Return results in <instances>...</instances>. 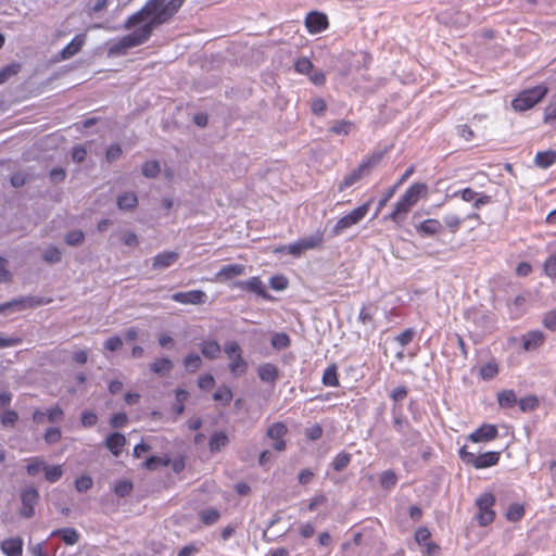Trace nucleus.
Here are the masks:
<instances>
[{"label": "nucleus", "instance_id": "f257e3e1", "mask_svg": "<svg viewBox=\"0 0 556 556\" xmlns=\"http://www.w3.org/2000/svg\"><path fill=\"white\" fill-rule=\"evenodd\" d=\"M184 2L185 0H148L141 10L130 15L124 24L127 30L142 24L141 27L111 42L108 55H126L129 49L147 42L155 28L170 22Z\"/></svg>", "mask_w": 556, "mask_h": 556}, {"label": "nucleus", "instance_id": "f03ea898", "mask_svg": "<svg viewBox=\"0 0 556 556\" xmlns=\"http://www.w3.org/2000/svg\"><path fill=\"white\" fill-rule=\"evenodd\" d=\"M382 156V153H375L367 157L366 160H364L357 168L353 169L350 174H348L344 177V179L339 184V190L343 191L344 189L355 185L363 177L369 175V173L380 163Z\"/></svg>", "mask_w": 556, "mask_h": 556}, {"label": "nucleus", "instance_id": "7ed1b4c3", "mask_svg": "<svg viewBox=\"0 0 556 556\" xmlns=\"http://www.w3.org/2000/svg\"><path fill=\"white\" fill-rule=\"evenodd\" d=\"M547 93V87L543 85L526 89L520 92L516 99L513 100L511 106L515 111H526L540 102Z\"/></svg>", "mask_w": 556, "mask_h": 556}, {"label": "nucleus", "instance_id": "20e7f679", "mask_svg": "<svg viewBox=\"0 0 556 556\" xmlns=\"http://www.w3.org/2000/svg\"><path fill=\"white\" fill-rule=\"evenodd\" d=\"M501 453L500 452H486L480 455H476L472 452H468L466 446H463L459 450V457L460 459L468 464L472 465L473 467L481 469V468H488L493 465H496L500 460Z\"/></svg>", "mask_w": 556, "mask_h": 556}, {"label": "nucleus", "instance_id": "39448f33", "mask_svg": "<svg viewBox=\"0 0 556 556\" xmlns=\"http://www.w3.org/2000/svg\"><path fill=\"white\" fill-rule=\"evenodd\" d=\"M50 302V299L28 295L2 303V309L4 311V315H10L15 312H22L28 308H35L37 306L49 304Z\"/></svg>", "mask_w": 556, "mask_h": 556}, {"label": "nucleus", "instance_id": "423d86ee", "mask_svg": "<svg viewBox=\"0 0 556 556\" xmlns=\"http://www.w3.org/2000/svg\"><path fill=\"white\" fill-rule=\"evenodd\" d=\"M369 211V202L356 207L348 215L341 217L331 230L333 237H338L343 233L344 230L358 224Z\"/></svg>", "mask_w": 556, "mask_h": 556}, {"label": "nucleus", "instance_id": "0eeeda50", "mask_svg": "<svg viewBox=\"0 0 556 556\" xmlns=\"http://www.w3.org/2000/svg\"><path fill=\"white\" fill-rule=\"evenodd\" d=\"M494 503L495 496L492 493H483L477 498L476 504L479 509L477 520L481 527H485L494 520L495 511L492 509Z\"/></svg>", "mask_w": 556, "mask_h": 556}, {"label": "nucleus", "instance_id": "6e6552de", "mask_svg": "<svg viewBox=\"0 0 556 556\" xmlns=\"http://www.w3.org/2000/svg\"><path fill=\"white\" fill-rule=\"evenodd\" d=\"M20 515L25 519H30L35 515V506L39 501V492L35 486H26L21 491Z\"/></svg>", "mask_w": 556, "mask_h": 556}, {"label": "nucleus", "instance_id": "1a4fd4ad", "mask_svg": "<svg viewBox=\"0 0 556 556\" xmlns=\"http://www.w3.org/2000/svg\"><path fill=\"white\" fill-rule=\"evenodd\" d=\"M288 428L283 422H275L266 431L267 438L274 440L273 447L277 452H282L286 450V441L283 437L287 434Z\"/></svg>", "mask_w": 556, "mask_h": 556}, {"label": "nucleus", "instance_id": "9d476101", "mask_svg": "<svg viewBox=\"0 0 556 556\" xmlns=\"http://www.w3.org/2000/svg\"><path fill=\"white\" fill-rule=\"evenodd\" d=\"M175 302L181 304L201 305L207 300V294L202 290H191L187 292H176L172 295Z\"/></svg>", "mask_w": 556, "mask_h": 556}, {"label": "nucleus", "instance_id": "9b49d317", "mask_svg": "<svg viewBox=\"0 0 556 556\" xmlns=\"http://www.w3.org/2000/svg\"><path fill=\"white\" fill-rule=\"evenodd\" d=\"M328 17L321 12H311L305 18V26L311 34H318L328 27Z\"/></svg>", "mask_w": 556, "mask_h": 556}, {"label": "nucleus", "instance_id": "f8f14e48", "mask_svg": "<svg viewBox=\"0 0 556 556\" xmlns=\"http://www.w3.org/2000/svg\"><path fill=\"white\" fill-rule=\"evenodd\" d=\"M179 260V253L175 251H165L156 254L152 258V268L163 270L174 265Z\"/></svg>", "mask_w": 556, "mask_h": 556}, {"label": "nucleus", "instance_id": "ddd939ff", "mask_svg": "<svg viewBox=\"0 0 556 556\" xmlns=\"http://www.w3.org/2000/svg\"><path fill=\"white\" fill-rule=\"evenodd\" d=\"M415 204V201L408 198V194L404 193L400 201L396 203L395 208L390 215V218L397 224L402 223L406 214Z\"/></svg>", "mask_w": 556, "mask_h": 556}, {"label": "nucleus", "instance_id": "4468645a", "mask_svg": "<svg viewBox=\"0 0 556 556\" xmlns=\"http://www.w3.org/2000/svg\"><path fill=\"white\" fill-rule=\"evenodd\" d=\"M497 428L493 425L484 424L469 435L472 442H488L497 437Z\"/></svg>", "mask_w": 556, "mask_h": 556}, {"label": "nucleus", "instance_id": "2eb2a0df", "mask_svg": "<svg viewBox=\"0 0 556 556\" xmlns=\"http://www.w3.org/2000/svg\"><path fill=\"white\" fill-rule=\"evenodd\" d=\"M245 274V266L241 264H230L220 268L216 274V280L220 282L228 281L235 277Z\"/></svg>", "mask_w": 556, "mask_h": 556}, {"label": "nucleus", "instance_id": "dca6fc26", "mask_svg": "<svg viewBox=\"0 0 556 556\" xmlns=\"http://www.w3.org/2000/svg\"><path fill=\"white\" fill-rule=\"evenodd\" d=\"M126 438L119 432H114L108 435L105 440V447L114 455L119 456L123 447L126 444Z\"/></svg>", "mask_w": 556, "mask_h": 556}, {"label": "nucleus", "instance_id": "f3484780", "mask_svg": "<svg viewBox=\"0 0 556 556\" xmlns=\"http://www.w3.org/2000/svg\"><path fill=\"white\" fill-rule=\"evenodd\" d=\"M86 36L85 35H77L61 52V59L62 60H68L75 54H77L84 43H85Z\"/></svg>", "mask_w": 556, "mask_h": 556}, {"label": "nucleus", "instance_id": "a211bd4d", "mask_svg": "<svg viewBox=\"0 0 556 556\" xmlns=\"http://www.w3.org/2000/svg\"><path fill=\"white\" fill-rule=\"evenodd\" d=\"M236 286L243 290L254 292L265 299L268 298V294L264 289L263 282L258 277H252L250 280L247 281H238Z\"/></svg>", "mask_w": 556, "mask_h": 556}, {"label": "nucleus", "instance_id": "6ab92c4d", "mask_svg": "<svg viewBox=\"0 0 556 556\" xmlns=\"http://www.w3.org/2000/svg\"><path fill=\"white\" fill-rule=\"evenodd\" d=\"M258 377L264 382L275 383L279 377V369L271 363L263 364L257 369Z\"/></svg>", "mask_w": 556, "mask_h": 556}, {"label": "nucleus", "instance_id": "aec40b11", "mask_svg": "<svg viewBox=\"0 0 556 556\" xmlns=\"http://www.w3.org/2000/svg\"><path fill=\"white\" fill-rule=\"evenodd\" d=\"M545 336L540 330L530 331L523 336V349L526 351H532L543 344Z\"/></svg>", "mask_w": 556, "mask_h": 556}, {"label": "nucleus", "instance_id": "412c9836", "mask_svg": "<svg viewBox=\"0 0 556 556\" xmlns=\"http://www.w3.org/2000/svg\"><path fill=\"white\" fill-rule=\"evenodd\" d=\"M1 549L8 556H22L23 541L20 538L4 540Z\"/></svg>", "mask_w": 556, "mask_h": 556}, {"label": "nucleus", "instance_id": "4be33fe9", "mask_svg": "<svg viewBox=\"0 0 556 556\" xmlns=\"http://www.w3.org/2000/svg\"><path fill=\"white\" fill-rule=\"evenodd\" d=\"M222 348L215 340H205L201 344V353L208 359H215L219 356Z\"/></svg>", "mask_w": 556, "mask_h": 556}, {"label": "nucleus", "instance_id": "5701e85b", "mask_svg": "<svg viewBox=\"0 0 556 556\" xmlns=\"http://www.w3.org/2000/svg\"><path fill=\"white\" fill-rule=\"evenodd\" d=\"M52 536H60L66 545H74L79 540V534L74 528H62L52 532Z\"/></svg>", "mask_w": 556, "mask_h": 556}, {"label": "nucleus", "instance_id": "b1692460", "mask_svg": "<svg viewBox=\"0 0 556 556\" xmlns=\"http://www.w3.org/2000/svg\"><path fill=\"white\" fill-rule=\"evenodd\" d=\"M556 162V151L546 150L536 153L534 163L540 168H548Z\"/></svg>", "mask_w": 556, "mask_h": 556}, {"label": "nucleus", "instance_id": "393cba45", "mask_svg": "<svg viewBox=\"0 0 556 556\" xmlns=\"http://www.w3.org/2000/svg\"><path fill=\"white\" fill-rule=\"evenodd\" d=\"M117 207L122 211H131L138 205V198L134 192H125L117 198Z\"/></svg>", "mask_w": 556, "mask_h": 556}, {"label": "nucleus", "instance_id": "a878e982", "mask_svg": "<svg viewBox=\"0 0 556 556\" xmlns=\"http://www.w3.org/2000/svg\"><path fill=\"white\" fill-rule=\"evenodd\" d=\"M443 230L442 224L438 219H427L417 226V231L424 235L433 236Z\"/></svg>", "mask_w": 556, "mask_h": 556}, {"label": "nucleus", "instance_id": "bb28decb", "mask_svg": "<svg viewBox=\"0 0 556 556\" xmlns=\"http://www.w3.org/2000/svg\"><path fill=\"white\" fill-rule=\"evenodd\" d=\"M393 426L399 433L409 434V441H414L418 437V433L409 428V424L401 415L394 416Z\"/></svg>", "mask_w": 556, "mask_h": 556}, {"label": "nucleus", "instance_id": "cd10ccee", "mask_svg": "<svg viewBox=\"0 0 556 556\" xmlns=\"http://www.w3.org/2000/svg\"><path fill=\"white\" fill-rule=\"evenodd\" d=\"M229 370L233 376H242L248 370V363L242 357V353L230 358Z\"/></svg>", "mask_w": 556, "mask_h": 556}, {"label": "nucleus", "instance_id": "c85d7f7f", "mask_svg": "<svg viewBox=\"0 0 556 556\" xmlns=\"http://www.w3.org/2000/svg\"><path fill=\"white\" fill-rule=\"evenodd\" d=\"M118 0H94L89 2L86 7V13L91 16L101 13L108 9L109 5L117 3Z\"/></svg>", "mask_w": 556, "mask_h": 556}, {"label": "nucleus", "instance_id": "c756f323", "mask_svg": "<svg viewBox=\"0 0 556 556\" xmlns=\"http://www.w3.org/2000/svg\"><path fill=\"white\" fill-rule=\"evenodd\" d=\"M338 367L336 364L330 365L327 367L323 375V383L328 387H338L339 386V379H338Z\"/></svg>", "mask_w": 556, "mask_h": 556}, {"label": "nucleus", "instance_id": "7c9ffc66", "mask_svg": "<svg viewBox=\"0 0 556 556\" xmlns=\"http://www.w3.org/2000/svg\"><path fill=\"white\" fill-rule=\"evenodd\" d=\"M150 368L154 374L165 375L173 369V363L169 358H160L152 363Z\"/></svg>", "mask_w": 556, "mask_h": 556}, {"label": "nucleus", "instance_id": "2f4dec72", "mask_svg": "<svg viewBox=\"0 0 556 556\" xmlns=\"http://www.w3.org/2000/svg\"><path fill=\"white\" fill-rule=\"evenodd\" d=\"M354 127V124L350 121H334L332 126L330 127V131L336 135H344L348 136Z\"/></svg>", "mask_w": 556, "mask_h": 556}, {"label": "nucleus", "instance_id": "473e14b6", "mask_svg": "<svg viewBox=\"0 0 556 556\" xmlns=\"http://www.w3.org/2000/svg\"><path fill=\"white\" fill-rule=\"evenodd\" d=\"M497 401L501 407H513L517 403V396L513 390H504L498 393Z\"/></svg>", "mask_w": 556, "mask_h": 556}, {"label": "nucleus", "instance_id": "72a5a7b5", "mask_svg": "<svg viewBox=\"0 0 556 556\" xmlns=\"http://www.w3.org/2000/svg\"><path fill=\"white\" fill-rule=\"evenodd\" d=\"M427 190L428 187L426 184L417 182L410 186L405 193L408 194V198L415 201V203H417L419 198L427 194Z\"/></svg>", "mask_w": 556, "mask_h": 556}, {"label": "nucleus", "instance_id": "f704fd0d", "mask_svg": "<svg viewBox=\"0 0 556 556\" xmlns=\"http://www.w3.org/2000/svg\"><path fill=\"white\" fill-rule=\"evenodd\" d=\"M228 442V438L224 432L214 433L208 442L211 452H217Z\"/></svg>", "mask_w": 556, "mask_h": 556}, {"label": "nucleus", "instance_id": "c9c22d12", "mask_svg": "<svg viewBox=\"0 0 556 556\" xmlns=\"http://www.w3.org/2000/svg\"><path fill=\"white\" fill-rule=\"evenodd\" d=\"M141 172L147 178H155L161 172L160 163L157 161H147L143 163Z\"/></svg>", "mask_w": 556, "mask_h": 556}, {"label": "nucleus", "instance_id": "e433bc0d", "mask_svg": "<svg viewBox=\"0 0 556 556\" xmlns=\"http://www.w3.org/2000/svg\"><path fill=\"white\" fill-rule=\"evenodd\" d=\"M42 258L49 264H55L61 261L62 252L59 248L51 245L43 251Z\"/></svg>", "mask_w": 556, "mask_h": 556}, {"label": "nucleus", "instance_id": "4c0bfd02", "mask_svg": "<svg viewBox=\"0 0 556 556\" xmlns=\"http://www.w3.org/2000/svg\"><path fill=\"white\" fill-rule=\"evenodd\" d=\"M498 374L497 363L493 359L481 366L480 376L483 380H490Z\"/></svg>", "mask_w": 556, "mask_h": 556}, {"label": "nucleus", "instance_id": "58836bf2", "mask_svg": "<svg viewBox=\"0 0 556 556\" xmlns=\"http://www.w3.org/2000/svg\"><path fill=\"white\" fill-rule=\"evenodd\" d=\"M220 514L215 508H208L200 511V519L206 526H212L218 521Z\"/></svg>", "mask_w": 556, "mask_h": 556}, {"label": "nucleus", "instance_id": "ea45409f", "mask_svg": "<svg viewBox=\"0 0 556 556\" xmlns=\"http://www.w3.org/2000/svg\"><path fill=\"white\" fill-rule=\"evenodd\" d=\"M350 463L351 455L346 452H341L334 457L331 466L336 471H342L349 466Z\"/></svg>", "mask_w": 556, "mask_h": 556}, {"label": "nucleus", "instance_id": "a19ab883", "mask_svg": "<svg viewBox=\"0 0 556 556\" xmlns=\"http://www.w3.org/2000/svg\"><path fill=\"white\" fill-rule=\"evenodd\" d=\"M302 248L304 252L306 250L316 249L321 245L323 242V235L321 233H315L313 236L303 238L300 240Z\"/></svg>", "mask_w": 556, "mask_h": 556}, {"label": "nucleus", "instance_id": "79ce46f5", "mask_svg": "<svg viewBox=\"0 0 556 556\" xmlns=\"http://www.w3.org/2000/svg\"><path fill=\"white\" fill-rule=\"evenodd\" d=\"M20 63H12L0 70V85L5 83L10 77L16 75L21 71Z\"/></svg>", "mask_w": 556, "mask_h": 556}, {"label": "nucleus", "instance_id": "37998d69", "mask_svg": "<svg viewBox=\"0 0 556 556\" xmlns=\"http://www.w3.org/2000/svg\"><path fill=\"white\" fill-rule=\"evenodd\" d=\"M525 515V507L520 504H511L507 511H506V518L509 521L516 522L519 521Z\"/></svg>", "mask_w": 556, "mask_h": 556}, {"label": "nucleus", "instance_id": "c03bdc74", "mask_svg": "<svg viewBox=\"0 0 556 556\" xmlns=\"http://www.w3.org/2000/svg\"><path fill=\"white\" fill-rule=\"evenodd\" d=\"M213 399L214 401L222 402L224 405H227L232 399V392L229 387L223 386L213 394Z\"/></svg>", "mask_w": 556, "mask_h": 556}, {"label": "nucleus", "instance_id": "a18cd8bd", "mask_svg": "<svg viewBox=\"0 0 556 556\" xmlns=\"http://www.w3.org/2000/svg\"><path fill=\"white\" fill-rule=\"evenodd\" d=\"M271 345L277 350H285L290 345V338L283 332L276 333L271 338Z\"/></svg>", "mask_w": 556, "mask_h": 556}, {"label": "nucleus", "instance_id": "49530a36", "mask_svg": "<svg viewBox=\"0 0 556 556\" xmlns=\"http://www.w3.org/2000/svg\"><path fill=\"white\" fill-rule=\"evenodd\" d=\"M397 477L392 470L383 471L380 476V484L383 489H391L396 484Z\"/></svg>", "mask_w": 556, "mask_h": 556}, {"label": "nucleus", "instance_id": "de8ad7c7", "mask_svg": "<svg viewBox=\"0 0 556 556\" xmlns=\"http://www.w3.org/2000/svg\"><path fill=\"white\" fill-rule=\"evenodd\" d=\"M202 359L198 354H189L184 361V365L188 371H195L200 368Z\"/></svg>", "mask_w": 556, "mask_h": 556}, {"label": "nucleus", "instance_id": "09e8293b", "mask_svg": "<svg viewBox=\"0 0 556 556\" xmlns=\"http://www.w3.org/2000/svg\"><path fill=\"white\" fill-rule=\"evenodd\" d=\"M119 239L125 245L130 248L138 247L140 242L138 236L129 230L121 232Z\"/></svg>", "mask_w": 556, "mask_h": 556}, {"label": "nucleus", "instance_id": "8fccbe9b", "mask_svg": "<svg viewBox=\"0 0 556 556\" xmlns=\"http://www.w3.org/2000/svg\"><path fill=\"white\" fill-rule=\"evenodd\" d=\"M518 403L522 412L533 410L539 406V400L534 395L522 397Z\"/></svg>", "mask_w": 556, "mask_h": 556}, {"label": "nucleus", "instance_id": "3c124183", "mask_svg": "<svg viewBox=\"0 0 556 556\" xmlns=\"http://www.w3.org/2000/svg\"><path fill=\"white\" fill-rule=\"evenodd\" d=\"M85 240V233L81 230L70 231L65 237V242L68 245L77 247Z\"/></svg>", "mask_w": 556, "mask_h": 556}, {"label": "nucleus", "instance_id": "603ef678", "mask_svg": "<svg viewBox=\"0 0 556 556\" xmlns=\"http://www.w3.org/2000/svg\"><path fill=\"white\" fill-rule=\"evenodd\" d=\"M43 470H45L46 479L49 482L58 481L63 475L61 466H51V467L46 466V467H43Z\"/></svg>", "mask_w": 556, "mask_h": 556}, {"label": "nucleus", "instance_id": "864d4df0", "mask_svg": "<svg viewBox=\"0 0 556 556\" xmlns=\"http://www.w3.org/2000/svg\"><path fill=\"white\" fill-rule=\"evenodd\" d=\"M295 71L300 74H309L314 65L307 58H300L294 64Z\"/></svg>", "mask_w": 556, "mask_h": 556}, {"label": "nucleus", "instance_id": "5fc2aeb1", "mask_svg": "<svg viewBox=\"0 0 556 556\" xmlns=\"http://www.w3.org/2000/svg\"><path fill=\"white\" fill-rule=\"evenodd\" d=\"M377 307L372 304L363 306L359 313V319L363 324H368L372 321L374 314L376 313Z\"/></svg>", "mask_w": 556, "mask_h": 556}, {"label": "nucleus", "instance_id": "6e6d98bb", "mask_svg": "<svg viewBox=\"0 0 556 556\" xmlns=\"http://www.w3.org/2000/svg\"><path fill=\"white\" fill-rule=\"evenodd\" d=\"M131 490L132 483L128 480H122L117 482L114 489L116 495H118L119 497L128 495L131 492Z\"/></svg>", "mask_w": 556, "mask_h": 556}, {"label": "nucleus", "instance_id": "4d7b16f0", "mask_svg": "<svg viewBox=\"0 0 556 556\" xmlns=\"http://www.w3.org/2000/svg\"><path fill=\"white\" fill-rule=\"evenodd\" d=\"M62 433L59 428L52 427L47 429L43 439L48 444L56 443L61 440Z\"/></svg>", "mask_w": 556, "mask_h": 556}, {"label": "nucleus", "instance_id": "13d9d810", "mask_svg": "<svg viewBox=\"0 0 556 556\" xmlns=\"http://www.w3.org/2000/svg\"><path fill=\"white\" fill-rule=\"evenodd\" d=\"M18 420V415L15 410H7L1 416V424L4 427H12Z\"/></svg>", "mask_w": 556, "mask_h": 556}, {"label": "nucleus", "instance_id": "bf43d9fd", "mask_svg": "<svg viewBox=\"0 0 556 556\" xmlns=\"http://www.w3.org/2000/svg\"><path fill=\"white\" fill-rule=\"evenodd\" d=\"M93 482L88 476H81L75 481V488L78 492H85L91 489Z\"/></svg>", "mask_w": 556, "mask_h": 556}, {"label": "nucleus", "instance_id": "052dcab7", "mask_svg": "<svg viewBox=\"0 0 556 556\" xmlns=\"http://www.w3.org/2000/svg\"><path fill=\"white\" fill-rule=\"evenodd\" d=\"M542 323L546 329L556 331V311L545 313Z\"/></svg>", "mask_w": 556, "mask_h": 556}, {"label": "nucleus", "instance_id": "680f3d73", "mask_svg": "<svg viewBox=\"0 0 556 556\" xmlns=\"http://www.w3.org/2000/svg\"><path fill=\"white\" fill-rule=\"evenodd\" d=\"M327 109L326 101L323 98H315L311 102V110L315 115H323Z\"/></svg>", "mask_w": 556, "mask_h": 556}, {"label": "nucleus", "instance_id": "e2e57ef3", "mask_svg": "<svg viewBox=\"0 0 556 556\" xmlns=\"http://www.w3.org/2000/svg\"><path fill=\"white\" fill-rule=\"evenodd\" d=\"M80 420L84 427H92L97 424L98 416L91 410H85L81 413Z\"/></svg>", "mask_w": 556, "mask_h": 556}, {"label": "nucleus", "instance_id": "0e129e2a", "mask_svg": "<svg viewBox=\"0 0 556 556\" xmlns=\"http://www.w3.org/2000/svg\"><path fill=\"white\" fill-rule=\"evenodd\" d=\"M63 409L59 406H53L47 410V418L50 422H59L63 419Z\"/></svg>", "mask_w": 556, "mask_h": 556}, {"label": "nucleus", "instance_id": "69168bd1", "mask_svg": "<svg viewBox=\"0 0 556 556\" xmlns=\"http://www.w3.org/2000/svg\"><path fill=\"white\" fill-rule=\"evenodd\" d=\"M122 153H123V151H122V148L119 144H112L106 150V154H105L106 161L110 163L114 162L121 157Z\"/></svg>", "mask_w": 556, "mask_h": 556}, {"label": "nucleus", "instance_id": "338daca9", "mask_svg": "<svg viewBox=\"0 0 556 556\" xmlns=\"http://www.w3.org/2000/svg\"><path fill=\"white\" fill-rule=\"evenodd\" d=\"M415 330L414 329H406L405 331H403L402 333H400L395 340L402 345V346H405L407 344H409L414 337H415Z\"/></svg>", "mask_w": 556, "mask_h": 556}, {"label": "nucleus", "instance_id": "774afa93", "mask_svg": "<svg viewBox=\"0 0 556 556\" xmlns=\"http://www.w3.org/2000/svg\"><path fill=\"white\" fill-rule=\"evenodd\" d=\"M544 269L549 277H556V255H552L546 260Z\"/></svg>", "mask_w": 556, "mask_h": 556}]
</instances>
